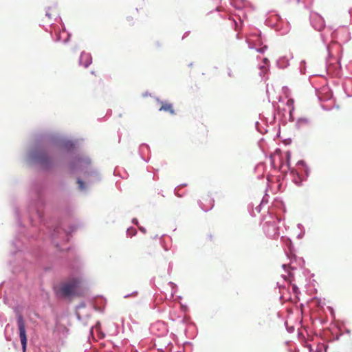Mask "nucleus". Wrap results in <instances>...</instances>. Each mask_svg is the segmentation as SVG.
Masks as SVG:
<instances>
[{
  "label": "nucleus",
  "instance_id": "f257e3e1",
  "mask_svg": "<svg viewBox=\"0 0 352 352\" xmlns=\"http://www.w3.org/2000/svg\"><path fill=\"white\" fill-rule=\"evenodd\" d=\"M79 283V279L73 278L69 282L63 284L60 288V292L65 297H69L75 295Z\"/></svg>",
  "mask_w": 352,
  "mask_h": 352
},
{
  "label": "nucleus",
  "instance_id": "f03ea898",
  "mask_svg": "<svg viewBox=\"0 0 352 352\" xmlns=\"http://www.w3.org/2000/svg\"><path fill=\"white\" fill-rule=\"evenodd\" d=\"M17 326L19 331V337L22 346L23 352H25L27 347V336L25 330V322L23 316L21 314L17 315Z\"/></svg>",
  "mask_w": 352,
  "mask_h": 352
},
{
  "label": "nucleus",
  "instance_id": "7ed1b4c3",
  "mask_svg": "<svg viewBox=\"0 0 352 352\" xmlns=\"http://www.w3.org/2000/svg\"><path fill=\"white\" fill-rule=\"evenodd\" d=\"M79 61L80 65L87 67L91 63L92 58L89 53L82 52L81 53Z\"/></svg>",
  "mask_w": 352,
  "mask_h": 352
},
{
  "label": "nucleus",
  "instance_id": "20e7f679",
  "mask_svg": "<svg viewBox=\"0 0 352 352\" xmlns=\"http://www.w3.org/2000/svg\"><path fill=\"white\" fill-rule=\"evenodd\" d=\"M160 111H166L170 113L172 115L175 114V110L173 109V104L168 102H162V106L160 109Z\"/></svg>",
  "mask_w": 352,
  "mask_h": 352
},
{
  "label": "nucleus",
  "instance_id": "39448f33",
  "mask_svg": "<svg viewBox=\"0 0 352 352\" xmlns=\"http://www.w3.org/2000/svg\"><path fill=\"white\" fill-rule=\"evenodd\" d=\"M78 184H79V186L81 189H83L84 188V183L82 181H81L80 179H78Z\"/></svg>",
  "mask_w": 352,
  "mask_h": 352
},
{
  "label": "nucleus",
  "instance_id": "423d86ee",
  "mask_svg": "<svg viewBox=\"0 0 352 352\" xmlns=\"http://www.w3.org/2000/svg\"><path fill=\"white\" fill-rule=\"evenodd\" d=\"M294 100H293V99H289V100H287V104L288 106H292V105L294 104Z\"/></svg>",
  "mask_w": 352,
  "mask_h": 352
},
{
  "label": "nucleus",
  "instance_id": "0eeeda50",
  "mask_svg": "<svg viewBox=\"0 0 352 352\" xmlns=\"http://www.w3.org/2000/svg\"><path fill=\"white\" fill-rule=\"evenodd\" d=\"M210 202H211L210 203V206L209 207H208V208H204L205 210H208L211 209L213 207V206H214V201L213 200H210Z\"/></svg>",
  "mask_w": 352,
  "mask_h": 352
},
{
  "label": "nucleus",
  "instance_id": "6e6552de",
  "mask_svg": "<svg viewBox=\"0 0 352 352\" xmlns=\"http://www.w3.org/2000/svg\"><path fill=\"white\" fill-rule=\"evenodd\" d=\"M140 230H141L142 232H143L144 233L146 232V230H145V229H144V228H140Z\"/></svg>",
  "mask_w": 352,
  "mask_h": 352
},
{
  "label": "nucleus",
  "instance_id": "1a4fd4ad",
  "mask_svg": "<svg viewBox=\"0 0 352 352\" xmlns=\"http://www.w3.org/2000/svg\"><path fill=\"white\" fill-rule=\"evenodd\" d=\"M151 247H152V245H151V244H148V245H146V248H151Z\"/></svg>",
  "mask_w": 352,
  "mask_h": 352
}]
</instances>
